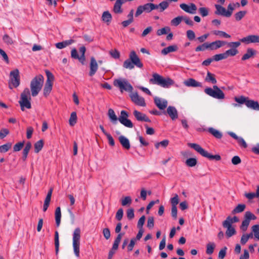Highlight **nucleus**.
<instances>
[{
	"instance_id": "1",
	"label": "nucleus",
	"mask_w": 259,
	"mask_h": 259,
	"mask_svg": "<svg viewBox=\"0 0 259 259\" xmlns=\"http://www.w3.org/2000/svg\"><path fill=\"white\" fill-rule=\"evenodd\" d=\"M149 82L165 88H168L174 83V81L170 78H164L156 73L153 74L152 78L150 79Z\"/></svg>"
},
{
	"instance_id": "2",
	"label": "nucleus",
	"mask_w": 259,
	"mask_h": 259,
	"mask_svg": "<svg viewBox=\"0 0 259 259\" xmlns=\"http://www.w3.org/2000/svg\"><path fill=\"white\" fill-rule=\"evenodd\" d=\"M129 57V59H126L123 62V66L124 68L132 69L134 68V65H136L139 68L143 67V65L135 51H132Z\"/></svg>"
},
{
	"instance_id": "3",
	"label": "nucleus",
	"mask_w": 259,
	"mask_h": 259,
	"mask_svg": "<svg viewBox=\"0 0 259 259\" xmlns=\"http://www.w3.org/2000/svg\"><path fill=\"white\" fill-rule=\"evenodd\" d=\"M44 80V76L41 74L36 76L32 79L30 83V89L33 97L36 96L41 90Z\"/></svg>"
},
{
	"instance_id": "4",
	"label": "nucleus",
	"mask_w": 259,
	"mask_h": 259,
	"mask_svg": "<svg viewBox=\"0 0 259 259\" xmlns=\"http://www.w3.org/2000/svg\"><path fill=\"white\" fill-rule=\"evenodd\" d=\"M189 147L194 149L197 152H198L202 156L207 158L209 160H215L216 161H219L221 159L220 155H212L208 153L207 151L203 149L199 145L195 143H188Z\"/></svg>"
},
{
	"instance_id": "5",
	"label": "nucleus",
	"mask_w": 259,
	"mask_h": 259,
	"mask_svg": "<svg viewBox=\"0 0 259 259\" xmlns=\"http://www.w3.org/2000/svg\"><path fill=\"white\" fill-rule=\"evenodd\" d=\"M31 96L29 89L25 88L21 94L20 100L19 103L21 106V109L22 111L24 110V108L30 109L31 108Z\"/></svg>"
},
{
	"instance_id": "6",
	"label": "nucleus",
	"mask_w": 259,
	"mask_h": 259,
	"mask_svg": "<svg viewBox=\"0 0 259 259\" xmlns=\"http://www.w3.org/2000/svg\"><path fill=\"white\" fill-rule=\"evenodd\" d=\"M81 237V230L79 228L75 229L73 233V248L74 254L76 256H79V246H80V240Z\"/></svg>"
},
{
	"instance_id": "7",
	"label": "nucleus",
	"mask_w": 259,
	"mask_h": 259,
	"mask_svg": "<svg viewBox=\"0 0 259 259\" xmlns=\"http://www.w3.org/2000/svg\"><path fill=\"white\" fill-rule=\"evenodd\" d=\"M204 92L208 96L217 99H224L225 94L217 86L213 85V88H206L204 90Z\"/></svg>"
},
{
	"instance_id": "8",
	"label": "nucleus",
	"mask_w": 259,
	"mask_h": 259,
	"mask_svg": "<svg viewBox=\"0 0 259 259\" xmlns=\"http://www.w3.org/2000/svg\"><path fill=\"white\" fill-rule=\"evenodd\" d=\"M20 83L19 71L16 69L10 72V80L9 81V88L12 89L13 88L18 87Z\"/></svg>"
},
{
	"instance_id": "9",
	"label": "nucleus",
	"mask_w": 259,
	"mask_h": 259,
	"mask_svg": "<svg viewBox=\"0 0 259 259\" xmlns=\"http://www.w3.org/2000/svg\"><path fill=\"white\" fill-rule=\"evenodd\" d=\"M46 73L47 79L44 88V95L47 97L49 96L52 90L53 82L54 80V76L49 70H46Z\"/></svg>"
},
{
	"instance_id": "10",
	"label": "nucleus",
	"mask_w": 259,
	"mask_h": 259,
	"mask_svg": "<svg viewBox=\"0 0 259 259\" xmlns=\"http://www.w3.org/2000/svg\"><path fill=\"white\" fill-rule=\"evenodd\" d=\"M113 84L115 87H118L121 92L123 91L127 92H132L133 88L132 85L125 79H116L113 82Z\"/></svg>"
},
{
	"instance_id": "11",
	"label": "nucleus",
	"mask_w": 259,
	"mask_h": 259,
	"mask_svg": "<svg viewBox=\"0 0 259 259\" xmlns=\"http://www.w3.org/2000/svg\"><path fill=\"white\" fill-rule=\"evenodd\" d=\"M157 9L158 6L157 5L153 3H147L144 5L138 7L135 13V16L137 17L141 15L144 12L146 13H150L152 10Z\"/></svg>"
},
{
	"instance_id": "12",
	"label": "nucleus",
	"mask_w": 259,
	"mask_h": 259,
	"mask_svg": "<svg viewBox=\"0 0 259 259\" xmlns=\"http://www.w3.org/2000/svg\"><path fill=\"white\" fill-rule=\"evenodd\" d=\"M226 45L228 47L231 48L230 49L227 50L225 52L227 58L229 56H234L238 53L237 48L240 46V41L227 42Z\"/></svg>"
},
{
	"instance_id": "13",
	"label": "nucleus",
	"mask_w": 259,
	"mask_h": 259,
	"mask_svg": "<svg viewBox=\"0 0 259 259\" xmlns=\"http://www.w3.org/2000/svg\"><path fill=\"white\" fill-rule=\"evenodd\" d=\"M132 101L134 102L136 105L145 107L146 103L144 99L139 96L137 93H132L131 96Z\"/></svg>"
},
{
	"instance_id": "14",
	"label": "nucleus",
	"mask_w": 259,
	"mask_h": 259,
	"mask_svg": "<svg viewBox=\"0 0 259 259\" xmlns=\"http://www.w3.org/2000/svg\"><path fill=\"white\" fill-rule=\"evenodd\" d=\"M180 7L185 12L191 14H195L197 9L195 4L193 3H190V5L181 4L180 5Z\"/></svg>"
},
{
	"instance_id": "15",
	"label": "nucleus",
	"mask_w": 259,
	"mask_h": 259,
	"mask_svg": "<svg viewBox=\"0 0 259 259\" xmlns=\"http://www.w3.org/2000/svg\"><path fill=\"white\" fill-rule=\"evenodd\" d=\"M223 226L227 228L226 235L227 238H229L236 234V231L235 228L228 221H224L223 222Z\"/></svg>"
},
{
	"instance_id": "16",
	"label": "nucleus",
	"mask_w": 259,
	"mask_h": 259,
	"mask_svg": "<svg viewBox=\"0 0 259 259\" xmlns=\"http://www.w3.org/2000/svg\"><path fill=\"white\" fill-rule=\"evenodd\" d=\"M154 102L156 106L160 110H164L167 106L168 102L165 99H162L160 98L155 97L154 98Z\"/></svg>"
},
{
	"instance_id": "17",
	"label": "nucleus",
	"mask_w": 259,
	"mask_h": 259,
	"mask_svg": "<svg viewBox=\"0 0 259 259\" xmlns=\"http://www.w3.org/2000/svg\"><path fill=\"white\" fill-rule=\"evenodd\" d=\"M240 41L247 44L250 43H259V35H249L244 37L240 39Z\"/></svg>"
},
{
	"instance_id": "18",
	"label": "nucleus",
	"mask_w": 259,
	"mask_h": 259,
	"mask_svg": "<svg viewBox=\"0 0 259 259\" xmlns=\"http://www.w3.org/2000/svg\"><path fill=\"white\" fill-rule=\"evenodd\" d=\"M133 114L136 119L140 121H145L150 122L151 120L149 117L145 114L136 110L133 112Z\"/></svg>"
},
{
	"instance_id": "19",
	"label": "nucleus",
	"mask_w": 259,
	"mask_h": 259,
	"mask_svg": "<svg viewBox=\"0 0 259 259\" xmlns=\"http://www.w3.org/2000/svg\"><path fill=\"white\" fill-rule=\"evenodd\" d=\"M227 41L223 40H215L212 42H208V50H215L219 48H220L222 46L226 45Z\"/></svg>"
},
{
	"instance_id": "20",
	"label": "nucleus",
	"mask_w": 259,
	"mask_h": 259,
	"mask_svg": "<svg viewBox=\"0 0 259 259\" xmlns=\"http://www.w3.org/2000/svg\"><path fill=\"white\" fill-rule=\"evenodd\" d=\"M166 113L172 120H175L178 118V112L174 106H168L166 110Z\"/></svg>"
},
{
	"instance_id": "21",
	"label": "nucleus",
	"mask_w": 259,
	"mask_h": 259,
	"mask_svg": "<svg viewBox=\"0 0 259 259\" xmlns=\"http://www.w3.org/2000/svg\"><path fill=\"white\" fill-rule=\"evenodd\" d=\"M90 71L89 72V75L92 76L97 72L98 66L97 62L94 57L91 58V62L90 64Z\"/></svg>"
},
{
	"instance_id": "22",
	"label": "nucleus",
	"mask_w": 259,
	"mask_h": 259,
	"mask_svg": "<svg viewBox=\"0 0 259 259\" xmlns=\"http://www.w3.org/2000/svg\"><path fill=\"white\" fill-rule=\"evenodd\" d=\"M124 3L125 1L124 0H116L113 6V12L115 14L122 13L123 10L121 8V6Z\"/></svg>"
},
{
	"instance_id": "23",
	"label": "nucleus",
	"mask_w": 259,
	"mask_h": 259,
	"mask_svg": "<svg viewBox=\"0 0 259 259\" xmlns=\"http://www.w3.org/2000/svg\"><path fill=\"white\" fill-rule=\"evenodd\" d=\"M256 54V51L252 48H248L246 52L242 56V61L248 60L251 58H253Z\"/></svg>"
},
{
	"instance_id": "24",
	"label": "nucleus",
	"mask_w": 259,
	"mask_h": 259,
	"mask_svg": "<svg viewBox=\"0 0 259 259\" xmlns=\"http://www.w3.org/2000/svg\"><path fill=\"white\" fill-rule=\"evenodd\" d=\"M247 108L255 111H259V103L256 101H254L248 99L246 104Z\"/></svg>"
},
{
	"instance_id": "25",
	"label": "nucleus",
	"mask_w": 259,
	"mask_h": 259,
	"mask_svg": "<svg viewBox=\"0 0 259 259\" xmlns=\"http://www.w3.org/2000/svg\"><path fill=\"white\" fill-rule=\"evenodd\" d=\"M184 84L187 87H202V83L193 78H189L184 81Z\"/></svg>"
},
{
	"instance_id": "26",
	"label": "nucleus",
	"mask_w": 259,
	"mask_h": 259,
	"mask_svg": "<svg viewBox=\"0 0 259 259\" xmlns=\"http://www.w3.org/2000/svg\"><path fill=\"white\" fill-rule=\"evenodd\" d=\"M215 8L216 9V11L214 12L215 14L229 18L228 15L226 14L227 12L225 8L217 4L215 5Z\"/></svg>"
},
{
	"instance_id": "27",
	"label": "nucleus",
	"mask_w": 259,
	"mask_h": 259,
	"mask_svg": "<svg viewBox=\"0 0 259 259\" xmlns=\"http://www.w3.org/2000/svg\"><path fill=\"white\" fill-rule=\"evenodd\" d=\"M118 140L121 145L124 149L128 150L130 148V143L127 138L123 136H120L119 137Z\"/></svg>"
},
{
	"instance_id": "28",
	"label": "nucleus",
	"mask_w": 259,
	"mask_h": 259,
	"mask_svg": "<svg viewBox=\"0 0 259 259\" xmlns=\"http://www.w3.org/2000/svg\"><path fill=\"white\" fill-rule=\"evenodd\" d=\"M74 42L73 39H70L69 40H66L65 41H63L62 42H58L55 44L56 47L59 49H63L67 46H68L71 45L72 43Z\"/></svg>"
},
{
	"instance_id": "29",
	"label": "nucleus",
	"mask_w": 259,
	"mask_h": 259,
	"mask_svg": "<svg viewBox=\"0 0 259 259\" xmlns=\"http://www.w3.org/2000/svg\"><path fill=\"white\" fill-rule=\"evenodd\" d=\"M108 116L112 123L113 124H116L118 118L116 115L114 110L110 108L108 111Z\"/></svg>"
},
{
	"instance_id": "30",
	"label": "nucleus",
	"mask_w": 259,
	"mask_h": 259,
	"mask_svg": "<svg viewBox=\"0 0 259 259\" xmlns=\"http://www.w3.org/2000/svg\"><path fill=\"white\" fill-rule=\"evenodd\" d=\"M178 50V47L177 45H172L164 48L161 51L162 54L164 55H167L170 52H176Z\"/></svg>"
},
{
	"instance_id": "31",
	"label": "nucleus",
	"mask_w": 259,
	"mask_h": 259,
	"mask_svg": "<svg viewBox=\"0 0 259 259\" xmlns=\"http://www.w3.org/2000/svg\"><path fill=\"white\" fill-rule=\"evenodd\" d=\"M101 19L104 22L108 25L112 20V15L109 11H105L102 14Z\"/></svg>"
},
{
	"instance_id": "32",
	"label": "nucleus",
	"mask_w": 259,
	"mask_h": 259,
	"mask_svg": "<svg viewBox=\"0 0 259 259\" xmlns=\"http://www.w3.org/2000/svg\"><path fill=\"white\" fill-rule=\"evenodd\" d=\"M208 132L212 135H213L215 138L219 139H221L223 136V135L221 132L213 127H209L208 128Z\"/></svg>"
},
{
	"instance_id": "33",
	"label": "nucleus",
	"mask_w": 259,
	"mask_h": 259,
	"mask_svg": "<svg viewBox=\"0 0 259 259\" xmlns=\"http://www.w3.org/2000/svg\"><path fill=\"white\" fill-rule=\"evenodd\" d=\"M61 208L60 207L56 208L55 210V220L56 223L57 227H59L61 222Z\"/></svg>"
},
{
	"instance_id": "34",
	"label": "nucleus",
	"mask_w": 259,
	"mask_h": 259,
	"mask_svg": "<svg viewBox=\"0 0 259 259\" xmlns=\"http://www.w3.org/2000/svg\"><path fill=\"white\" fill-rule=\"evenodd\" d=\"M205 80L207 82H211L213 84H215L217 82L215 75L208 71Z\"/></svg>"
},
{
	"instance_id": "35",
	"label": "nucleus",
	"mask_w": 259,
	"mask_h": 259,
	"mask_svg": "<svg viewBox=\"0 0 259 259\" xmlns=\"http://www.w3.org/2000/svg\"><path fill=\"white\" fill-rule=\"evenodd\" d=\"M123 234L121 233H119L118 234L117 237L116 238L115 240H114V242L113 243L112 249V250H116L118 249L119 244L121 241L122 236Z\"/></svg>"
},
{
	"instance_id": "36",
	"label": "nucleus",
	"mask_w": 259,
	"mask_h": 259,
	"mask_svg": "<svg viewBox=\"0 0 259 259\" xmlns=\"http://www.w3.org/2000/svg\"><path fill=\"white\" fill-rule=\"evenodd\" d=\"M215 247V244L213 242H209L206 245V253L208 255L213 253L214 248Z\"/></svg>"
},
{
	"instance_id": "37",
	"label": "nucleus",
	"mask_w": 259,
	"mask_h": 259,
	"mask_svg": "<svg viewBox=\"0 0 259 259\" xmlns=\"http://www.w3.org/2000/svg\"><path fill=\"white\" fill-rule=\"evenodd\" d=\"M245 207V204H239L232 210V214H235L242 212L244 210Z\"/></svg>"
},
{
	"instance_id": "38",
	"label": "nucleus",
	"mask_w": 259,
	"mask_h": 259,
	"mask_svg": "<svg viewBox=\"0 0 259 259\" xmlns=\"http://www.w3.org/2000/svg\"><path fill=\"white\" fill-rule=\"evenodd\" d=\"M248 99H249L248 97H246L243 96H241L239 97H235L234 98V100L239 104H245V105H246V104L247 102L248 101Z\"/></svg>"
},
{
	"instance_id": "39",
	"label": "nucleus",
	"mask_w": 259,
	"mask_h": 259,
	"mask_svg": "<svg viewBox=\"0 0 259 259\" xmlns=\"http://www.w3.org/2000/svg\"><path fill=\"white\" fill-rule=\"evenodd\" d=\"M212 33L215 35H218L220 37H224V38H230L231 36L227 33L226 32L220 31V30H214L212 31Z\"/></svg>"
},
{
	"instance_id": "40",
	"label": "nucleus",
	"mask_w": 259,
	"mask_h": 259,
	"mask_svg": "<svg viewBox=\"0 0 259 259\" xmlns=\"http://www.w3.org/2000/svg\"><path fill=\"white\" fill-rule=\"evenodd\" d=\"M183 21V16H179L174 19L170 21V24L172 26H177Z\"/></svg>"
},
{
	"instance_id": "41",
	"label": "nucleus",
	"mask_w": 259,
	"mask_h": 259,
	"mask_svg": "<svg viewBox=\"0 0 259 259\" xmlns=\"http://www.w3.org/2000/svg\"><path fill=\"white\" fill-rule=\"evenodd\" d=\"M44 146V141L40 140L34 144V151L35 153H38L42 148Z\"/></svg>"
},
{
	"instance_id": "42",
	"label": "nucleus",
	"mask_w": 259,
	"mask_h": 259,
	"mask_svg": "<svg viewBox=\"0 0 259 259\" xmlns=\"http://www.w3.org/2000/svg\"><path fill=\"white\" fill-rule=\"evenodd\" d=\"M55 246L56 254H57L59 248V233L57 231H56L55 232Z\"/></svg>"
},
{
	"instance_id": "43",
	"label": "nucleus",
	"mask_w": 259,
	"mask_h": 259,
	"mask_svg": "<svg viewBox=\"0 0 259 259\" xmlns=\"http://www.w3.org/2000/svg\"><path fill=\"white\" fill-rule=\"evenodd\" d=\"M119 122L125 126L129 128H132L134 126L132 122L128 118H121V120Z\"/></svg>"
},
{
	"instance_id": "44",
	"label": "nucleus",
	"mask_w": 259,
	"mask_h": 259,
	"mask_svg": "<svg viewBox=\"0 0 259 259\" xmlns=\"http://www.w3.org/2000/svg\"><path fill=\"white\" fill-rule=\"evenodd\" d=\"M71 126H73L77 122V115L75 112H73L70 115L69 120Z\"/></svg>"
},
{
	"instance_id": "45",
	"label": "nucleus",
	"mask_w": 259,
	"mask_h": 259,
	"mask_svg": "<svg viewBox=\"0 0 259 259\" xmlns=\"http://www.w3.org/2000/svg\"><path fill=\"white\" fill-rule=\"evenodd\" d=\"M12 147V144L11 143H7L4 145L0 146V152L5 153L9 150Z\"/></svg>"
},
{
	"instance_id": "46",
	"label": "nucleus",
	"mask_w": 259,
	"mask_h": 259,
	"mask_svg": "<svg viewBox=\"0 0 259 259\" xmlns=\"http://www.w3.org/2000/svg\"><path fill=\"white\" fill-rule=\"evenodd\" d=\"M71 57L73 59H78L82 64H84L83 61L80 59V56L78 55L76 49L74 48L71 50Z\"/></svg>"
},
{
	"instance_id": "47",
	"label": "nucleus",
	"mask_w": 259,
	"mask_h": 259,
	"mask_svg": "<svg viewBox=\"0 0 259 259\" xmlns=\"http://www.w3.org/2000/svg\"><path fill=\"white\" fill-rule=\"evenodd\" d=\"M197 159L195 158H190L186 160V164L187 166L190 167H193L196 165Z\"/></svg>"
},
{
	"instance_id": "48",
	"label": "nucleus",
	"mask_w": 259,
	"mask_h": 259,
	"mask_svg": "<svg viewBox=\"0 0 259 259\" xmlns=\"http://www.w3.org/2000/svg\"><path fill=\"white\" fill-rule=\"evenodd\" d=\"M246 11H241L236 13L235 15V18L236 21H239L241 20L246 15Z\"/></svg>"
},
{
	"instance_id": "49",
	"label": "nucleus",
	"mask_w": 259,
	"mask_h": 259,
	"mask_svg": "<svg viewBox=\"0 0 259 259\" xmlns=\"http://www.w3.org/2000/svg\"><path fill=\"white\" fill-rule=\"evenodd\" d=\"M170 31V29L169 27H165L161 29H158L156 32L157 35H161L163 34H166Z\"/></svg>"
},
{
	"instance_id": "50",
	"label": "nucleus",
	"mask_w": 259,
	"mask_h": 259,
	"mask_svg": "<svg viewBox=\"0 0 259 259\" xmlns=\"http://www.w3.org/2000/svg\"><path fill=\"white\" fill-rule=\"evenodd\" d=\"M252 231L254 233L255 238L259 240V225H253L251 227Z\"/></svg>"
},
{
	"instance_id": "51",
	"label": "nucleus",
	"mask_w": 259,
	"mask_h": 259,
	"mask_svg": "<svg viewBox=\"0 0 259 259\" xmlns=\"http://www.w3.org/2000/svg\"><path fill=\"white\" fill-rule=\"evenodd\" d=\"M199 13L202 17H206L208 15L209 9L205 7H201L198 9Z\"/></svg>"
},
{
	"instance_id": "52",
	"label": "nucleus",
	"mask_w": 259,
	"mask_h": 259,
	"mask_svg": "<svg viewBox=\"0 0 259 259\" xmlns=\"http://www.w3.org/2000/svg\"><path fill=\"white\" fill-rule=\"evenodd\" d=\"M3 39L4 41L8 45H11L14 44V41L12 38L7 34L3 36Z\"/></svg>"
},
{
	"instance_id": "53",
	"label": "nucleus",
	"mask_w": 259,
	"mask_h": 259,
	"mask_svg": "<svg viewBox=\"0 0 259 259\" xmlns=\"http://www.w3.org/2000/svg\"><path fill=\"white\" fill-rule=\"evenodd\" d=\"M24 144V141L19 142L14 145L13 147V151L18 152L20 151Z\"/></svg>"
},
{
	"instance_id": "54",
	"label": "nucleus",
	"mask_w": 259,
	"mask_h": 259,
	"mask_svg": "<svg viewBox=\"0 0 259 259\" xmlns=\"http://www.w3.org/2000/svg\"><path fill=\"white\" fill-rule=\"evenodd\" d=\"M206 49H208V42H204V44L197 47L195 48V51H204Z\"/></svg>"
},
{
	"instance_id": "55",
	"label": "nucleus",
	"mask_w": 259,
	"mask_h": 259,
	"mask_svg": "<svg viewBox=\"0 0 259 259\" xmlns=\"http://www.w3.org/2000/svg\"><path fill=\"white\" fill-rule=\"evenodd\" d=\"M244 219L248 220L249 222L250 220H255L256 217L250 211H246L244 215Z\"/></svg>"
},
{
	"instance_id": "56",
	"label": "nucleus",
	"mask_w": 259,
	"mask_h": 259,
	"mask_svg": "<svg viewBox=\"0 0 259 259\" xmlns=\"http://www.w3.org/2000/svg\"><path fill=\"white\" fill-rule=\"evenodd\" d=\"M213 60L215 61H219L221 60L227 59V57L226 56V54L224 53L219 54H216L214 56H213Z\"/></svg>"
},
{
	"instance_id": "57",
	"label": "nucleus",
	"mask_w": 259,
	"mask_h": 259,
	"mask_svg": "<svg viewBox=\"0 0 259 259\" xmlns=\"http://www.w3.org/2000/svg\"><path fill=\"white\" fill-rule=\"evenodd\" d=\"M158 8H160V12H163L168 7V3L166 1H163L161 2L159 5H157Z\"/></svg>"
},
{
	"instance_id": "58",
	"label": "nucleus",
	"mask_w": 259,
	"mask_h": 259,
	"mask_svg": "<svg viewBox=\"0 0 259 259\" xmlns=\"http://www.w3.org/2000/svg\"><path fill=\"white\" fill-rule=\"evenodd\" d=\"M250 222L246 220V219H244V220L242 221V224L240 226V229L243 231H245L247 230L248 226Z\"/></svg>"
},
{
	"instance_id": "59",
	"label": "nucleus",
	"mask_w": 259,
	"mask_h": 259,
	"mask_svg": "<svg viewBox=\"0 0 259 259\" xmlns=\"http://www.w3.org/2000/svg\"><path fill=\"white\" fill-rule=\"evenodd\" d=\"M86 51V48L84 46H82L79 48V52L81 53V55L80 56V59L84 62L85 60V53Z\"/></svg>"
},
{
	"instance_id": "60",
	"label": "nucleus",
	"mask_w": 259,
	"mask_h": 259,
	"mask_svg": "<svg viewBox=\"0 0 259 259\" xmlns=\"http://www.w3.org/2000/svg\"><path fill=\"white\" fill-rule=\"evenodd\" d=\"M109 54L114 59H118L120 57V53L116 49L110 51Z\"/></svg>"
},
{
	"instance_id": "61",
	"label": "nucleus",
	"mask_w": 259,
	"mask_h": 259,
	"mask_svg": "<svg viewBox=\"0 0 259 259\" xmlns=\"http://www.w3.org/2000/svg\"><path fill=\"white\" fill-rule=\"evenodd\" d=\"M10 133L9 130L7 128H3L0 131V139H4Z\"/></svg>"
},
{
	"instance_id": "62",
	"label": "nucleus",
	"mask_w": 259,
	"mask_h": 259,
	"mask_svg": "<svg viewBox=\"0 0 259 259\" xmlns=\"http://www.w3.org/2000/svg\"><path fill=\"white\" fill-rule=\"evenodd\" d=\"M186 35L187 38L190 40H192L195 39V34L194 32L192 30H188L186 32Z\"/></svg>"
},
{
	"instance_id": "63",
	"label": "nucleus",
	"mask_w": 259,
	"mask_h": 259,
	"mask_svg": "<svg viewBox=\"0 0 259 259\" xmlns=\"http://www.w3.org/2000/svg\"><path fill=\"white\" fill-rule=\"evenodd\" d=\"M132 203V199L130 196H126L121 200V204L122 206H125L130 204Z\"/></svg>"
},
{
	"instance_id": "64",
	"label": "nucleus",
	"mask_w": 259,
	"mask_h": 259,
	"mask_svg": "<svg viewBox=\"0 0 259 259\" xmlns=\"http://www.w3.org/2000/svg\"><path fill=\"white\" fill-rule=\"evenodd\" d=\"M183 21L188 25L192 26L194 25L193 21L188 16H183Z\"/></svg>"
}]
</instances>
